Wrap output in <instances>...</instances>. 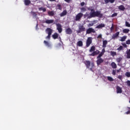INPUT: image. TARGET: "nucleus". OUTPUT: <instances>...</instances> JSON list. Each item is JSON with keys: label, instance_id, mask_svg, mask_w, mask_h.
Listing matches in <instances>:
<instances>
[{"label": "nucleus", "instance_id": "13d9d810", "mask_svg": "<svg viewBox=\"0 0 130 130\" xmlns=\"http://www.w3.org/2000/svg\"><path fill=\"white\" fill-rule=\"evenodd\" d=\"M117 73H119V70H117Z\"/></svg>", "mask_w": 130, "mask_h": 130}, {"label": "nucleus", "instance_id": "f704fd0d", "mask_svg": "<svg viewBox=\"0 0 130 130\" xmlns=\"http://www.w3.org/2000/svg\"><path fill=\"white\" fill-rule=\"evenodd\" d=\"M125 39H126V36H123L121 38V39L120 40V41L122 42L125 41Z\"/></svg>", "mask_w": 130, "mask_h": 130}, {"label": "nucleus", "instance_id": "423d86ee", "mask_svg": "<svg viewBox=\"0 0 130 130\" xmlns=\"http://www.w3.org/2000/svg\"><path fill=\"white\" fill-rule=\"evenodd\" d=\"M96 31L94 28L90 27L86 30V34H91V33H95Z\"/></svg>", "mask_w": 130, "mask_h": 130}, {"label": "nucleus", "instance_id": "412c9836", "mask_svg": "<svg viewBox=\"0 0 130 130\" xmlns=\"http://www.w3.org/2000/svg\"><path fill=\"white\" fill-rule=\"evenodd\" d=\"M104 2L105 4H108L109 3H110L111 4H113V3L115 2V0H104Z\"/></svg>", "mask_w": 130, "mask_h": 130}, {"label": "nucleus", "instance_id": "e433bc0d", "mask_svg": "<svg viewBox=\"0 0 130 130\" xmlns=\"http://www.w3.org/2000/svg\"><path fill=\"white\" fill-rule=\"evenodd\" d=\"M57 8H58V10H62V7H61V5L60 4H57Z\"/></svg>", "mask_w": 130, "mask_h": 130}, {"label": "nucleus", "instance_id": "9d476101", "mask_svg": "<svg viewBox=\"0 0 130 130\" xmlns=\"http://www.w3.org/2000/svg\"><path fill=\"white\" fill-rule=\"evenodd\" d=\"M84 64H85L87 69L90 68V66H91V62L89 60H85L84 61Z\"/></svg>", "mask_w": 130, "mask_h": 130}, {"label": "nucleus", "instance_id": "bf43d9fd", "mask_svg": "<svg viewBox=\"0 0 130 130\" xmlns=\"http://www.w3.org/2000/svg\"><path fill=\"white\" fill-rule=\"evenodd\" d=\"M129 103H130V100H129Z\"/></svg>", "mask_w": 130, "mask_h": 130}, {"label": "nucleus", "instance_id": "a19ab883", "mask_svg": "<svg viewBox=\"0 0 130 130\" xmlns=\"http://www.w3.org/2000/svg\"><path fill=\"white\" fill-rule=\"evenodd\" d=\"M31 14L32 15L33 17H37V14L36 12H31Z\"/></svg>", "mask_w": 130, "mask_h": 130}, {"label": "nucleus", "instance_id": "603ef678", "mask_svg": "<svg viewBox=\"0 0 130 130\" xmlns=\"http://www.w3.org/2000/svg\"><path fill=\"white\" fill-rule=\"evenodd\" d=\"M114 29V27H113V24H112V26H111L110 30L111 31H113Z\"/></svg>", "mask_w": 130, "mask_h": 130}, {"label": "nucleus", "instance_id": "2f4dec72", "mask_svg": "<svg viewBox=\"0 0 130 130\" xmlns=\"http://www.w3.org/2000/svg\"><path fill=\"white\" fill-rule=\"evenodd\" d=\"M39 11H43V12H46V8L41 7L39 8Z\"/></svg>", "mask_w": 130, "mask_h": 130}, {"label": "nucleus", "instance_id": "de8ad7c7", "mask_svg": "<svg viewBox=\"0 0 130 130\" xmlns=\"http://www.w3.org/2000/svg\"><path fill=\"white\" fill-rule=\"evenodd\" d=\"M94 25V23H89L88 25V27H92V26H93Z\"/></svg>", "mask_w": 130, "mask_h": 130}, {"label": "nucleus", "instance_id": "7ed1b4c3", "mask_svg": "<svg viewBox=\"0 0 130 130\" xmlns=\"http://www.w3.org/2000/svg\"><path fill=\"white\" fill-rule=\"evenodd\" d=\"M92 44V38L91 37H89L87 38V40L86 41V47H89L90 45Z\"/></svg>", "mask_w": 130, "mask_h": 130}, {"label": "nucleus", "instance_id": "f3484780", "mask_svg": "<svg viewBox=\"0 0 130 130\" xmlns=\"http://www.w3.org/2000/svg\"><path fill=\"white\" fill-rule=\"evenodd\" d=\"M54 22V20L53 19H50V20H47L45 21V23L46 24H52Z\"/></svg>", "mask_w": 130, "mask_h": 130}, {"label": "nucleus", "instance_id": "9b49d317", "mask_svg": "<svg viewBox=\"0 0 130 130\" xmlns=\"http://www.w3.org/2000/svg\"><path fill=\"white\" fill-rule=\"evenodd\" d=\"M120 32L119 31H117L115 34H113L112 36V39H116V38H117L118 36H119Z\"/></svg>", "mask_w": 130, "mask_h": 130}, {"label": "nucleus", "instance_id": "7c9ffc66", "mask_svg": "<svg viewBox=\"0 0 130 130\" xmlns=\"http://www.w3.org/2000/svg\"><path fill=\"white\" fill-rule=\"evenodd\" d=\"M91 68H90L89 69V70H90V71H91V72H94V71H93V69H94V62H92V63H91Z\"/></svg>", "mask_w": 130, "mask_h": 130}, {"label": "nucleus", "instance_id": "4d7b16f0", "mask_svg": "<svg viewBox=\"0 0 130 130\" xmlns=\"http://www.w3.org/2000/svg\"><path fill=\"white\" fill-rule=\"evenodd\" d=\"M130 113V111H128L125 113V114H129Z\"/></svg>", "mask_w": 130, "mask_h": 130}, {"label": "nucleus", "instance_id": "c85d7f7f", "mask_svg": "<svg viewBox=\"0 0 130 130\" xmlns=\"http://www.w3.org/2000/svg\"><path fill=\"white\" fill-rule=\"evenodd\" d=\"M129 32V30L127 28H124L123 29V33H125V34H127Z\"/></svg>", "mask_w": 130, "mask_h": 130}, {"label": "nucleus", "instance_id": "473e14b6", "mask_svg": "<svg viewBox=\"0 0 130 130\" xmlns=\"http://www.w3.org/2000/svg\"><path fill=\"white\" fill-rule=\"evenodd\" d=\"M116 54H117L116 52L113 51H111V55H112V56H115Z\"/></svg>", "mask_w": 130, "mask_h": 130}, {"label": "nucleus", "instance_id": "4468645a", "mask_svg": "<svg viewBox=\"0 0 130 130\" xmlns=\"http://www.w3.org/2000/svg\"><path fill=\"white\" fill-rule=\"evenodd\" d=\"M116 90H117V94H121V93H122V89L118 86L116 87Z\"/></svg>", "mask_w": 130, "mask_h": 130}, {"label": "nucleus", "instance_id": "680f3d73", "mask_svg": "<svg viewBox=\"0 0 130 130\" xmlns=\"http://www.w3.org/2000/svg\"><path fill=\"white\" fill-rule=\"evenodd\" d=\"M128 108L130 109V108Z\"/></svg>", "mask_w": 130, "mask_h": 130}, {"label": "nucleus", "instance_id": "4c0bfd02", "mask_svg": "<svg viewBox=\"0 0 130 130\" xmlns=\"http://www.w3.org/2000/svg\"><path fill=\"white\" fill-rule=\"evenodd\" d=\"M117 50H118V51H120V50H123V47L122 46H120L117 49Z\"/></svg>", "mask_w": 130, "mask_h": 130}, {"label": "nucleus", "instance_id": "bb28decb", "mask_svg": "<svg viewBox=\"0 0 130 130\" xmlns=\"http://www.w3.org/2000/svg\"><path fill=\"white\" fill-rule=\"evenodd\" d=\"M95 47L94 46H91L89 50V52H93L95 51Z\"/></svg>", "mask_w": 130, "mask_h": 130}, {"label": "nucleus", "instance_id": "79ce46f5", "mask_svg": "<svg viewBox=\"0 0 130 130\" xmlns=\"http://www.w3.org/2000/svg\"><path fill=\"white\" fill-rule=\"evenodd\" d=\"M117 16V13H114L112 15L111 17L112 18H114V17H116Z\"/></svg>", "mask_w": 130, "mask_h": 130}, {"label": "nucleus", "instance_id": "ddd939ff", "mask_svg": "<svg viewBox=\"0 0 130 130\" xmlns=\"http://www.w3.org/2000/svg\"><path fill=\"white\" fill-rule=\"evenodd\" d=\"M48 15L50 16V17H53V16L55 15V12L54 11H48Z\"/></svg>", "mask_w": 130, "mask_h": 130}, {"label": "nucleus", "instance_id": "5701e85b", "mask_svg": "<svg viewBox=\"0 0 130 130\" xmlns=\"http://www.w3.org/2000/svg\"><path fill=\"white\" fill-rule=\"evenodd\" d=\"M44 44H45L46 46H47V47H51V44H50V43H49V42H48L46 41H44Z\"/></svg>", "mask_w": 130, "mask_h": 130}, {"label": "nucleus", "instance_id": "aec40b11", "mask_svg": "<svg viewBox=\"0 0 130 130\" xmlns=\"http://www.w3.org/2000/svg\"><path fill=\"white\" fill-rule=\"evenodd\" d=\"M52 38L53 39H57L58 38V34L57 33H54L52 36Z\"/></svg>", "mask_w": 130, "mask_h": 130}, {"label": "nucleus", "instance_id": "c03bdc74", "mask_svg": "<svg viewBox=\"0 0 130 130\" xmlns=\"http://www.w3.org/2000/svg\"><path fill=\"white\" fill-rule=\"evenodd\" d=\"M112 75L113 76H115V75H116V70H113Z\"/></svg>", "mask_w": 130, "mask_h": 130}, {"label": "nucleus", "instance_id": "72a5a7b5", "mask_svg": "<svg viewBox=\"0 0 130 130\" xmlns=\"http://www.w3.org/2000/svg\"><path fill=\"white\" fill-rule=\"evenodd\" d=\"M81 13H84L87 11L85 8L82 7L80 9Z\"/></svg>", "mask_w": 130, "mask_h": 130}, {"label": "nucleus", "instance_id": "f03ea898", "mask_svg": "<svg viewBox=\"0 0 130 130\" xmlns=\"http://www.w3.org/2000/svg\"><path fill=\"white\" fill-rule=\"evenodd\" d=\"M102 56H100V55H99L97 57V60H96V64L97 66H100V64H101V63H103V62H104V59H103L102 58H101Z\"/></svg>", "mask_w": 130, "mask_h": 130}, {"label": "nucleus", "instance_id": "4be33fe9", "mask_svg": "<svg viewBox=\"0 0 130 130\" xmlns=\"http://www.w3.org/2000/svg\"><path fill=\"white\" fill-rule=\"evenodd\" d=\"M77 46H79V47H81V46H83V42L82 41H79L77 43Z\"/></svg>", "mask_w": 130, "mask_h": 130}, {"label": "nucleus", "instance_id": "ea45409f", "mask_svg": "<svg viewBox=\"0 0 130 130\" xmlns=\"http://www.w3.org/2000/svg\"><path fill=\"white\" fill-rule=\"evenodd\" d=\"M125 75L126 77H127V78H130V73L129 72H126L125 74Z\"/></svg>", "mask_w": 130, "mask_h": 130}, {"label": "nucleus", "instance_id": "5fc2aeb1", "mask_svg": "<svg viewBox=\"0 0 130 130\" xmlns=\"http://www.w3.org/2000/svg\"><path fill=\"white\" fill-rule=\"evenodd\" d=\"M118 79H119L120 80H121V79H122V76L121 75H119L118 77Z\"/></svg>", "mask_w": 130, "mask_h": 130}, {"label": "nucleus", "instance_id": "c9c22d12", "mask_svg": "<svg viewBox=\"0 0 130 130\" xmlns=\"http://www.w3.org/2000/svg\"><path fill=\"white\" fill-rule=\"evenodd\" d=\"M107 79L108 80V81H110V82H113V78H112V77L110 76H108L107 77Z\"/></svg>", "mask_w": 130, "mask_h": 130}, {"label": "nucleus", "instance_id": "6e6552de", "mask_svg": "<svg viewBox=\"0 0 130 130\" xmlns=\"http://www.w3.org/2000/svg\"><path fill=\"white\" fill-rule=\"evenodd\" d=\"M65 32L66 34H68V35H71V34L73 33V30H72L71 27H68L67 29H66Z\"/></svg>", "mask_w": 130, "mask_h": 130}, {"label": "nucleus", "instance_id": "39448f33", "mask_svg": "<svg viewBox=\"0 0 130 130\" xmlns=\"http://www.w3.org/2000/svg\"><path fill=\"white\" fill-rule=\"evenodd\" d=\"M86 31V28L84 27V25H80L79 27V29L77 31V33H81V32H84Z\"/></svg>", "mask_w": 130, "mask_h": 130}, {"label": "nucleus", "instance_id": "0eeeda50", "mask_svg": "<svg viewBox=\"0 0 130 130\" xmlns=\"http://www.w3.org/2000/svg\"><path fill=\"white\" fill-rule=\"evenodd\" d=\"M83 14L82 13H78L75 17V21H80L81 20V18L83 17Z\"/></svg>", "mask_w": 130, "mask_h": 130}, {"label": "nucleus", "instance_id": "20e7f679", "mask_svg": "<svg viewBox=\"0 0 130 130\" xmlns=\"http://www.w3.org/2000/svg\"><path fill=\"white\" fill-rule=\"evenodd\" d=\"M56 26L57 27V30H58L59 33H61V32H62L61 24H60V23H56Z\"/></svg>", "mask_w": 130, "mask_h": 130}, {"label": "nucleus", "instance_id": "a211bd4d", "mask_svg": "<svg viewBox=\"0 0 130 130\" xmlns=\"http://www.w3.org/2000/svg\"><path fill=\"white\" fill-rule=\"evenodd\" d=\"M108 43V42L106 40L103 41V46L102 47L103 48H105L106 47V45H107V44Z\"/></svg>", "mask_w": 130, "mask_h": 130}, {"label": "nucleus", "instance_id": "cd10ccee", "mask_svg": "<svg viewBox=\"0 0 130 130\" xmlns=\"http://www.w3.org/2000/svg\"><path fill=\"white\" fill-rule=\"evenodd\" d=\"M127 58H130V49L126 52Z\"/></svg>", "mask_w": 130, "mask_h": 130}, {"label": "nucleus", "instance_id": "f257e3e1", "mask_svg": "<svg viewBox=\"0 0 130 130\" xmlns=\"http://www.w3.org/2000/svg\"><path fill=\"white\" fill-rule=\"evenodd\" d=\"M88 11H90V12L89 13V16H88V19L96 18V17H98V18L101 19V18L103 17V14L101 13V11H95V9L91 8H88Z\"/></svg>", "mask_w": 130, "mask_h": 130}, {"label": "nucleus", "instance_id": "a18cd8bd", "mask_svg": "<svg viewBox=\"0 0 130 130\" xmlns=\"http://www.w3.org/2000/svg\"><path fill=\"white\" fill-rule=\"evenodd\" d=\"M90 16V14H88V13H85L84 15V18H87V19H88V17Z\"/></svg>", "mask_w": 130, "mask_h": 130}, {"label": "nucleus", "instance_id": "37998d69", "mask_svg": "<svg viewBox=\"0 0 130 130\" xmlns=\"http://www.w3.org/2000/svg\"><path fill=\"white\" fill-rule=\"evenodd\" d=\"M51 37V35H48V36L46 37V39H48V40H50V37Z\"/></svg>", "mask_w": 130, "mask_h": 130}, {"label": "nucleus", "instance_id": "f8f14e48", "mask_svg": "<svg viewBox=\"0 0 130 130\" xmlns=\"http://www.w3.org/2000/svg\"><path fill=\"white\" fill-rule=\"evenodd\" d=\"M46 32L48 35H51V34H52V29L50 28H47L46 29Z\"/></svg>", "mask_w": 130, "mask_h": 130}, {"label": "nucleus", "instance_id": "a878e982", "mask_svg": "<svg viewBox=\"0 0 130 130\" xmlns=\"http://www.w3.org/2000/svg\"><path fill=\"white\" fill-rule=\"evenodd\" d=\"M111 66L112 68V69H116L117 68V66H116V63L114 62H112L111 64Z\"/></svg>", "mask_w": 130, "mask_h": 130}, {"label": "nucleus", "instance_id": "6e6d98bb", "mask_svg": "<svg viewBox=\"0 0 130 130\" xmlns=\"http://www.w3.org/2000/svg\"><path fill=\"white\" fill-rule=\"evenodd\" d=\"M98 38H102V35H99L98 37Z\"/></svg>", "mask_w": 130, "mask_h": 130}, {"label": "nucleus", "instance_id": "58836bf2", "mask_svg": "<svg viewBox=\"0 0 130 130\" xmlns=\"http://www.w3.org/2000/svg\"><path fill=\"white\" fill-rule=\"evenodd\" d=\"M125 24L126 27H130L129 22H127V21H125Z\"/></svg>", "mask_w": 130, "mask_h": 130}, {"label": "nucleus", "instance_id": "052dcab7", "mask_svg": "<svg viewBox=\"0 0 130 130\" xmlns=\"http://www.w3.org/2000/svg\"><path fill=\"white\" fill-rule=\"evenodd\" d=\"M129 8H130V6H129Z\"/></svg>", "mask_w": 130, "mask_h": 130}, {"label": "nucleus", "instance_id": "3c124183", "mask_svg": "<svg viewBox=\"0 0 130 130\" xmlns=\"http://www.w3.org/2000/svg\"><path fill=\"white\" fill-rule=\"evenodd\" d=\"M64 1L66 3H71V2H72V0H64Z\"/></svg>", "mask_w": 130, "mask_h": 130}, {"label": "nucleus", "instance_id": "09e8293b", "mask_svg": "<svg viewBox=\"0 0 130 130\" xmlns=\"http://www.w3.org/2000/svg\"><path fill=\"white\" fill-rule=\"evenodd\" d=\"M122 45L125 48H126L127 47V45L125 44H122Z\"/></svg>", "mask_w": 130, "mask_h": 130}, {"label": "nucleus", "instance_id": "c756f323", "mask_svg": "<svg viewBox=\"0 0 130 130\" xmlns=\"http://www.w3.org/2000/svg\"><path fill=\"white\" fill-rule=\"evenodd\" d=\"M116 60L117 62L119 63V62H120V61H121V60H122V57H118L116 58Z\"/></svg>", "mask_w": 130, "mask_h": 130}, {"label": "nucleus", "instance_id": "393cba45", "mask_svg": "<svg viewBox=\"0 0 130 130\" xmlns=\"http://www.w3.org/2000/svg\"><path fill=\"white\" fill-rule=\"evenodd\" d=\"M118 9L120 10V11H124V10H125V8L124 7V6L123 5H120L119 6H118Z\"/></svg>", "mask_w": 130, "mask_h": 130}, {"label": "nucleus", "instance_id": "b1692460", "mask_svg": "<svg viewBox=\"0 0 130 130\" xmlns=\"http://www.w3.org/2000/svg\"><path fill=\"white\" fill-rule=\"evenodd\" d=\"M104 53H105V48L102 49V52L99 54V55L100 56H103Z\"/></svg>", "mask_w": 130, "mask_h": 130}, {"label": "nucleus", "instance_id": "2eb2a0df", "mask_svg": "<svg viewBox=\"0 0 130 130\" xmlns=\"http://www.w3.org/2000/svg\"><path fill=\"white\" fill-rule=\"evenodd\" d=\"M105 27V24L104 23H101L98 25H97L95 28L96 29H100L101 28H104Z\"/></svg>", "mask_w": 130, "mask_h": 130}, {"label": "nucleus", "instance_id": "49530a36", "mask_svg": "<svg viewBox=\"0 0 130 130\" xmlns=\"http://www.w3.org/2000/svg\"><path fill=\"white\" fill-rule=\"evenodd\" d=\"M126 83L127 84V85L128 87H130V81L129 80H127Z\"/></svg>", "mask_w": 130, "mask_h": 130}, {"label": "nucleus", "instance_id": "dca6fc26", "mask_svg": "<svg viewBox=\"0 0 130 130\" xmlns=\"http://www.w3.org/2000/svg\"><path fill=\"white\" fill-rule=\"evenodd\" d=\"M67 14H68V11H67V10H65L60 14V16L64 17V16H66Z\"/></svg>", "mask_w": 130, "mask_h": 130}, {"label": "nucleus", "instance_id": "1a4fd4ad", "mask_svg": "<svg viewBox=\"0 0 130 130\" xmlns=\"http://www.w3.org/2000/svg\"><path fill=\"white\" fill-rule=\"evenodd\" d=\"M100 53V51L98 50L94 51L91 54H90L91 56H95V55H98Z\"/></svg>", "mask_w": 130, "mask_h": 130}, {"label": "nucleus", "instance_id": "864d4df0", "mask_svg": "<svg viewBox=\"0 0 130 130\" xmlns=\"http://www.w3.org/2000/svg\"><path fill=\"white\" fill-rule=\"evenodd\" d=\"M84 5H85V2H82L81 3V7H84Z\"/></svg>", "mask_w": 130, "mask_h": 130}, {"label": "nucleus", "instance_id": "6ab92c4d", "mask_svg": "<svg viewBox=\"0 0 130 130\" xmlns=\"http://www.w3.org/2000/svg\"><path fill=\"white\" fill-rule=\"evenodd\" d=\"M24 3L25 6H29L31 4V1L30 0H24Z\"/></svg>", "mask_w": 130, "mask_h": 130}, {"label": "nucleus", "instance_id": "8fccbe9b", "mask_svg": "<svg viewBox=\"0 0 130 130\" xmlns=\"http://www.w3.org/2000/svg\"><path fill=\"white\" fill-rule=\"evenodd\" d=\"M126 44H130V40H128L126 41Z\"/></svg>", "mask_w": 130, "mask_h": 130}]
</instances>
